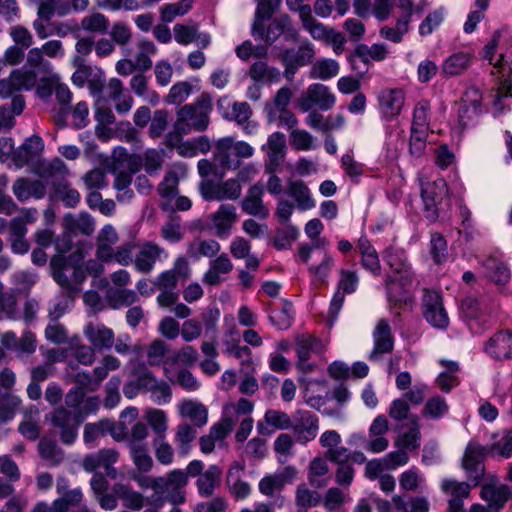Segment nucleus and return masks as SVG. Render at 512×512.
<instances>
[{
	"mask_svg": "<svg viewBox=\"0 0 512 512\" xmlns=\"http://www.w3.org/2000/svg\"><path fill=\"white\" fill-rule=\"evenodd\" d=\"M54 194L65 206L75 207L81 199L80 193L71 187L67 181H62L54 186Z\"/></svg>",
	"mask_w": 512,
	"mask_h": 512,
	"instance_id": "obj_64",
	"label": "nucleus"
},
{
	"mask_svg": "<svg viewBox=\"0 0 512 512\" xmlns=\"http://www.w3.org/2000/svg\"><path fill=\"white\" fill-rule=\"evenodd\" d=\"M292 430L296 442L306 445L314 440L319 430L318 417L308 410H297L292 416Z\"/></svg>",
	"mask_w": 512,
	"mask_h": 512,
	"instance_id": "obj_8",
	"label": "nucleus"
},
{
	"mask_svg": "<svg viewBox=\"0 0 512 512\" xmlns=\"http://www.w3.org/2000/svg\"><path fill=\"white\" fill-rule=\"evenodd\" d=\"M231 137H225L217 141L214 151V162L223 170H227L236 165L231 149Z\"/></svg>",
	"mask_w": 512,
	"mask_h": 512,
	"instance_id": "obj_52",
	"label": "nucleus"
},
{
	"mask_svg": "<svg viewBox=\"0 0 512 512\" xmlns=\"http://www.w3.org/2000/svg\"><path fill=\"white\" fill-rule=\"evenodd\" d=\"M56 492L59 497L53 501L54 512H69L71 508L78 507L84 499L81 488H69V480L59 476L56 482Z\"/></svg>",
	"mask_w": 512,
	"mask_h": 512,
	"instance_id": "obj_9",
	"label": "nucleus"
},
{
	"mask_svg": "<svg viewBox=\"0 0 512 512\" xmlns=\"http://www.w3.org/2000/svg\"><path fill=\"white\" fill-rule=\"evenodd\" d=\"M168 345L161 339L153 340L146 349V358L149 366L163 365L164 374L168 376L170 358L165 360Z\"/></svg>",
	"mask_w": 512,
	"mask_h": 512,
	"instance_id": "obj_43",
	"label": "nucleus"
},
{
	"mask_svg": "<svg viewBox=\"0 0 512 512\" xmlns=\"http://www.w3.org/2000/svg\"><path fill=\"white\" fill-rule=\"evenodd\" d=\"M119 241V235L116 229L108 224L105 225L96 238V256L102 262H109L113 259V249L114 245H116Z\"/></svg>",
	"mask_w": 512,
	"mask_h": 512,
	"instance_id": "obj_33",
	"label": "nucleus"
},
{
	"mask_svg": "<svg viewBox=\"0 0 512 512\" xmlns=\"http://www.w3.org/2000/svg\"><path fill=\"white\" fill-rule=\"evenodd\" d=\"M156 460L162 465H171L174 461V449L164 437H154L152 442Z\"/></svg>",
	"mask_w": 512,
	"mask_h": 512,
	"instance_id": "obj_62",
	"label": "nucleus"
},
{
	"mask_svg": "<svg viewBox=\"0 0 512 512\" xmlns=\"http://www.w3.org/2000/svg\"><path fill=\"white\" fill-rule=\"evenodd\" d=\"M292 417L286 412L278 409H268L262 420L257 422V431L262 436H271L278 430L291 429Z\"/></svg>",
	"mask_w": 512,
	"mask_h": 512,
	"instance_id": "obj_18",
	"label": "nucleus"
},
{
	"mask_svg": "<svg viewBox=\"0 0 512 512\" xmlns=\"http://www.w3.org/2000/svg\"><path fill=\"white\" fill-rule=\"evenodd\" d=\"M358 249L361 255L362 266L374 275H379L381 265L378 254L366 237L362 236L359 238Z\"/></svg>",
	"mask_w": 512,
	"mask_h": 512,
	"instance_id": "obj_44",
	"label": "nucleus"
},
{
	"mask_svg": "<svg viewBox=\"0 0 512 512\" xmlns=\"http://www.w3.org/2000/svg\"><path fill=\"white\" fill-rule=\"evenodd\" d=\"M419 181L425 216L434 221L439 217L441 211L449 206L447 183L443 178L429 182L420 177Z\"/></svg>",
	"mask_w": 512,
	"mask_h": 512,
	"instance_id": "obj_3",
	"label": "nucleus"
},
{
	"mask_svg": "<svg viewBox=\"0 0 512 512\" xmlns=\"http://www.w3.org/2000/svg\"><path fill=\"white\" fill-rule=\"evenodd\" d=\"M489 457L484 445L477 441H470L461 460V466L466 473L468 481L477 486L485 474L484 459Z\"/></svg>",
	"mask_w": 512,
	"mask_h": 512,
	"instance_id": "obj_5",
	"label": "nucleus"
},
{
	"mask_svg": "<svg viewBox=\"0 0 512 512\" xmlns=\"http://www.w3.org/2000/svg\"><path fill=\"white\" fill-rule=\"evenodd\" d=\"M181 418L189 420L194 427H204L208 422L207 407L194 399H183L177 405Z\"/></svg>",
	"mask_w": 512,
	"mask_h": 512,
	"instance_id": "obj_27",
	"label": "nucleus"
},
{
	"mask_svg": "<svg viewBox=\"0 0 512 512\" xmlns=\"http://www.w3.org/2000/svg\"><path fill=\"white\" fill-rule=\"evenodd\" d=\"M145 419L153 430L155 437L166 436L168 431V416L164 410L147 408L145 410Z\"/></svg>",
	"mask_w": 512,
	"mask_h": 512,
	"instance_id": "obj_53",
	"label": "nucleus"
},
{
	"mask_svg": "<svg viewBox=\"0 0 512 512\" xmlns=\"http://www.w3.org/2000/svg\"><path fill=\"white\" fill-rule=\"evenodd\" d=\"M288 193L296 202L298 209L306 211L315 207L310 189L302 180L289 181Z\"/></svg>",
	"mask_w": 512,
	"mask_h": 512,
	"instance_id": "obj_39",
	"label": "nucleus"
},
{
	"mask_svg": "<svg viewBox=\"0 0 512 512\" xmlns=\"http://www.w3.org/2000/svg\"><path fill=\"white\" fill-rule=\"evenodd\" d=\"M388 54V49L385 44H373L368 46L366 44H358L351 55V61L357 58L359 61L368 64L371 61L380 62L383 61Z\"/></svg>",
	"mask_w": 512,
	"mask_h": 512,
	"instance_id": "obj_41",
	"label": "nucleus"
},
{
	"mask_svg": "<svg viewBox=\"0 0 512 512\" xmlns=\"http://www.w3.org/2000/svg\"><path fill=\"white\" fill-rule=\"evenodd\" d=\"M224 353L239 361L241 374H253L255 372V362L250 347L240 345L238 342H228L225 345Z\"/></svg>",
	"mask_w": 512,
	"mask_h": 512,
	"instance_id": "obj_35",
	"label": "nucleus"
},
{
	"mask_svg": "<svg viewBox=\"0 0 512 512\" xmlns=\"http://www.w3.org/2000/svg\"><path fill=\"white\" fill-rule=\"evenodd\" d=\"M209 218L215 230V234L220 238H225L229 236L237 220L236 207L231 204H222Z\"/></svg>",
	"mask_w": 512,
	"mask_h": 512,
	"instance_id": "obj_23",
	"label": "nucleus"
},
{
	"mask_svg": "<svg viewBox=\"0 0 512 512\" xmlns=\"http://www.w3.org/2000/svg\"><path fill=\"white\" fill-rule=\"evenodd\" d=\"M60 259L52 258L51 259V267L53 270V278L54 280L67 292L72 293L78 291V286L83 280V275L79 273L76 274V277L72 274L73 279H70L66 274V271L70 268L64 262L59 263Z\"/></svg>",
	"mask_w": 512,
	"mask_h": 512,
	"instance_id": "obj_36",
	"label": "nucleus"
},
{
	"mask_svg": "<svg viewBox=\"0 0 512 512\" xmlns=\"http://www.w3.org/2000/svg\"><path fill=\"white\" fill-rule=\"evenodd\" d=\"M484 351L495 360H511L512 330H502L493 334L485 342Z\"/></svg>",
	"mask_w": 512,
	"mask_h": 512,
	"instance_id": "obj_17",
	"label": "nucleus"
},
{
	"mask_svg": "<svg viewBox=\"0 0 512 512\" xmlns=\"http://www.w3.org/2000/svg\"><path fill=\"white\" fill-rule=\"evenodd\" d=\"M113 491L123 502V505L129 509L139 511L144 505V497L139 492L133 490L129 485L117 483Z\"/></svg>",
	"mask_w": 512,
	"mask_h": 512,
	"instance_id": "obj_48",
	"label": "nucleus"
},
{
	"mask_svg": "<svg viewBox=\"0 0 512 512\" xmlns=\"http://www.w3.org/2000/svg\"><path fill=\"white\" fill-rule=\"evenodd\" d=\"M425 477L421 470L412 466L399 476V486L405 492H416L425 486Z\"/></svg>",
	"mask_w": 512,
	"mask_h": 512,
	"instance_id": "obj_47",
	"label": "nucleus"
},
{
	"mask_svg": "<svg viewBox=\"0 0 512 512\" xmlns=\"http://www.w3.org/2000/svg\"><path fill=\"white\" fill-rule=\"evenodd\" d=\"M15 197L20 202H26L31 198L42 199L46 195V186L40 180L18 178L12 186Z\"/></svg>",
	"mask_w": 512,
	"mask_h": 512,
	"instance_id": "obj_30",
	"label": "nucleus"
},
{
	"mask_svg": "<svg viewBox=\"0 0 512 512\" xmlns=\"http://www.w3.org/2000/svg\"><path fill=\"white\" fill-rule=\"evenodd\" d=\"M329 473L327 458L317 456L313 458L307 470L309 484L315 488H322L327 485L326 476Z\"/></svg>",
	"mask_w": 512,
	"mask_h": 512,
	"instance_id": "obj_42",
	"label": "nucleus"
},
{
	"mask_svg": "<svg viewBox=\"0 0 512 512\" xmlns=\"http://www.w3.org/2000/svg\"><path fill=\"white\" fill-rule=\"evenodd\" d=\"M232 270L233 263L227 254H221L210 262L209 268L203 275L202 281L208 286H218Z\"/></svg>",
	"mask_w": 512,
	"mask_h": 512,
	"instance_id": "obj_32",
	"label": "nucleus"
},
{
	"mask_svg": "<svg viewBox=\"0 0 512 512\" xmlns=\"http://www.w3.org/2000/svg\"><path fill=\"white\" fill-rule=\"evenodd\" d=\"M411 21V12L406 13L398 18L394 27L383 26L379 34L383 39L389 40L393 43H400L404 35L409 31V24Z\"/></svg>",
	"mask_w": 512,
	"mask_h": 512,
	"instance_id": "obj_49",
	"label": "nucleus"
},
{
	"mask_svg": "<svg viewBox=\"0 0 512 512\" xmlns=\"http://www.w3.org/2000/svg\"><path fill=\"white\" fill-rule=\"evenodd\" d=\"M290 144L298 151H308L317 147L314 136L303 129H293L290 132Z\"/></svg>",
	"mask_w": 512,
	"mask_h": 512,
	"instance_id": "obj_63",
	"label": "nucleus"
},
{
	"mask_svg": "<svg viewBox=\"0 0 512 512\" xmlns=\"http://www.w3.org/2000/svg\"><path fill=\"white\" fill-rule=\"evenodd\" d=\"M262 150L266 152L272 165H279L286 154L285 135L281 132L272 133L268 137L267 143L262 146Z\"/></svg>",
	"mask_w": 512,
	"mask_h": 512,
	"instance_id": "obj_40",
	"label": "nucleus"
},
{
	"mask_svg": "<svg viewBox=\"0 0 512 512\" xmlns=\"http://www.w3.org/2000/svg\"><path fill=\"white\" fill-rule=\"evenodd\" d=\"M335 95L323 84L310 85L298 100V107L303 112L310 111L313 107L327 111L334 107Z\"/></svg>",
	"mask_w": 512,
	"mask_h": 512,
	"instance_id": "obj_7",
	"label": "nucleus"
},
{
	"mask_svg": "<svg viewBox=\"0 0 512 512\" xmlns=\"http://www.w3.org/2000/svg\"><path fill=\"white\" fill-rule=\"evenodd\" d=\"M162 255H166L164 248L153 242H146L134 259V266L140 273H150Z\"/></svg>",
	"mask_w": 512,
	"mask_h": 512,
	"instance_id": "obj_28",
	"label": "nucleus"
},
{
	"mask_svg": "<svg viewBox=\"0 0 512 512\" xmlns=\"http://www.w3.org/2000/svg\"><path fill=\"white\" fill-rule=\"evenodd\" d=\"M221 249L220 244L214 239L195 238L187 244V256L191 259L201 257H214Z\"/></svg>",
	"mask_w": 512,
	"mask_h": 512,
	"instance_id": "obj_37",
	"label": "nucleus"
},
{
	"mask_svg": "<svg viewBox=\"0 0 512 512\" xmlns=\"http://www.w3.org/2000/svg\"><path fill=\"white\" fill-rule=\"evenodd\" d=\"M264 195V187L261 183L252 185L241 202L242 211L248 215L257 216L265 219L269 216V210L264 205L262 197Z\"/></svg>",
	"mask_w": 512,
	"mask_h": 512,
	"instance_id": "obj_26",
	"label": "nucleus"
},
{
	"mask_svg": "<svg viewBox=\"0 0 512 512\" xmlns=\"http://www.w3.org/2000/svg\"><path fill=\"white\" fill-rule=\"evenodd\" d=\"M422 313L426 321L435 328L446 329L449 325L448 313L442 295L434 290H424Z\"/></svg>",
	"mask_w": 512,
	"mask_h": 512,
	"instance_id": "obj_6",
	"label": "nucleus"
},
{
	"mask_svg": "<svg viewBox=\"0 0 512 512\" xmlns=\"http://www.w3.org/2000/svg\"><path fill=\"white\" fill-rule=\"evenodd\" d=\"M295 439L289 433H280L273 442L276 459L283 464L294 455Z\"/></svg>",
	"mask_w": 512,
	"mask_h": 512,
	"instance_id": "obj_55",
	"label": "nucleus"
},
{
	"mask_svg": "<svg viewBox=\"0 0 512 512\" xmlns=\"http://www.w3.org/2000/svg\"><path fill=\"white\" fill-rule=\"evenodd\" d=\"M448 410L449 406L444 398L433 396L426 401L421 414L424 418L440 419L448 413Z\"/></svg>",
	"mask_w": 512,
	"mask_h": 512,
	"instance_id": "obj_61",
	"label": "nucleus"
},
{
	"mask_svg": "<svg viewBox=\"0 0 512 512\" xmlns=\"http://www.w3.org/2000/svg\"><path fill=\"white\" fill-rule=\"evenodd\" d=\"M359 276L356 271L341 269L339 271V280L337 290L330 303V311L333 315H337L343 306L345 295L352 294L357 290Z\"/></svg>",
	"mask_w": 512,
	"mask_h": 512,
	"instance_id": "obj_13",
	"label": "nucleus"
},
{
	"mask_svg": "<svg viewBox=\"0 0 512 512\" xmlns=\"http://www.w3.org/2000/svg\"><path fill=\"white\" fill-rule=\"evenodd\" d=\"M191 269L184 256H178L169 270L161 272L156 280L155 286L158 290H174L180 279L186 280L190 277Z\"/></svg>",
	"mask_w": 512,
	"mask_h": 512,
	"instance_id": "obj_11",
	"label": "nucleus"
},
{
	"mask_svg": "<svg viewBox=\"0 0 512 512\" xmlns=\"http://www.w3.org/2000/svg\"><path fill=\"white\" fill-rule=\"evenodd\" d=\"M314 50L309 44L300 46L297 52L285 50L278 54V60L286 64H306L312 61Z\"/></svg>",
	"mask_w": 512,
	"mask_h": 512,
	"instance_id": "obj_59",
	"label": "nucleus"
},
{
	"mask_svg": "<svg viewBox=\"0 0 512 512\" xmlns=\"http://www.w3.org/2000/svg\"><path fill=\"white\" fill-rule=\"evenodd\" d=\"M212 103L209 98L202 96L194 104L181 107L177 111L174 130L177 134H188L192 130L204 131L209 124V114Z\"/></svg>",
	"mask_w": 512,
	"mask_h": 512,
	"instance_id": "obj_2",
	"label": "nucleus"
},
{
	"mask_svg": "<svg viewBox=\"0 0 512 512\" xmlns=\"http://www.w3.org/2000/svg\"><path fill=\"white\" fill-rule=\"evenodd\" d=\"M293 318V306L287 302H284L280 307L274 308L269 315L270 322L279 330L288 329L292 325Z\"/></svg>",
	"mask_w": 512,
	"mask_h": 512,
	"instance_id": "obj_56",
	"label": "nucleus"
},
{
	"mask_svg": "<svg viewBox=\"0 0 512 512\" xmlns=\"http://www.w3.org/2000/svg\"><path fill=\"white\" fill-rule=\"evenodd\" d=\"M120 453L113 448H103L95 453H90L84 456L81 466L89 473L95 472L98 469H108L118 462Z\"/></svg>",
	"mask_w": 512,
	"mask_h": 512,
	"instance_id": "obj_24",
	"label": "nucleus"
},
{
	"mask_svg": "<svg viewBox=\"0 0 512 512\" xmlns=\"http://www.w3.org/2000/svg\"><path fill=\"white\" fill-rule=\"evenodd\" d=\"M297 476V468L293 465H287L279 472L266 474L262 477L258 482V491L268 499L275 498L278 506L281 507L285 501L281 492L286 485L293 483Z\"/></svg>",
	"mask_w": 512,
	"mask_h": 512,
	"instance_id": "obj_4",
	"label": "nucleus"
},
{
	"mask_svg": "<svg viewBox=\"0 0 512 512\" xmlns=\"http://www.w3.org/2000/svg\"><path fill=\"white\" fill-rule=\"evenodd\" d=\"M324 344L310 334H302L296 338V353L298 356V368L305 374L310 373L314 366L309 362L312 354H320L324 351Z\"/></svg>",
	"mask_w": 512,
	"mask_h": 512,
	"instance_id": "obj_10",
	"label": "nucleus"
},
{
	"mask_svg": "<svg viewBox=\"0 0 512 512\" xmlns=\"http://www.w3.org/2000/svg\"><path fill=\"white\" fill-rule=\"evenodd\" d=\"M254 409V403L246 398H240L237 402H230L223 407V415L226 419L233 420V425L240 416L249 415Z\"/></svg>",
	"mask_w": 512,
	"mask_h": 512,
	"instance_id": "obj_60",
	"label": "nucleus"
},
{
	"mask_svg": "<svg viewBox=\"0 0 512 512\" xmlns=\"http://www.w3.org/2000/svg\"><path fill=\"white\" fill-rule=\"evenodd\" d=\"M222 469L212 464L196 479L195 486L197 493L202 498H210L221 487Z\"/></svg>",
	"mask_w": 512,
	"mask_h": 512,
	"instance_id": "obj_25",
	"label": "nucleus"
},
{
	"mask_svg": "<svg viewBox=\"0 0 512 512\" xmlns=\"http://www.w3.org/2000/svg\"><path fill=\"white\" fill-rule=\"evenodd\" d=\"M196 428L197 427H194L193 425L186 422L180 423L177 426L174 440L182 454H187L190 450L191 443L197 436Z\"/></svg>",
	"mask_w": 512,
	"mask_h": 512,
	"instance_id": "obj_58",
	"label": "nucleus"
},
{
	"mask_svg": "<svg viewBox=\"0 0 512 512\" xmlns=\"http://www.w3.org/2000/svg\"><path fill=\"white\" fill-rule=\"evenodd\" d=\"M105 297L112 309L129 306L138 300L137 293L126 288H109Z\"/></svg>",
	"mask_w": 512,
	"mask_h": 512,
	"instance_id": "obj_50",
	"label": "nucleus"
},
{
	"mask_svg": "<svg viewBox=\"0 0 512 512\" xmlns=\"http://www.w3.org/2000/svg\"><path fill=\"white\" fill-rule=\"evenodd\" d=\"M50 420L54 427L60 429V439L66 444H72L77 438L78 422L74 419L71 412L60 407L50 414Z\"/></svg>",
	"mask_w": 512,
	"mask_h": 512,
	"instance_id": "obj_19",
	"label": "nucleus"
},
{
	"mask_svg": "<svg viewBox=\"0 0 512 512\" xmlns=\"http://www.w3.org/2000/svg\"><path fill=\"white\" fill-rule=\"evenodd\" d=\"M136 469L140 472H149L153 467V459L149 454L146 443H133L128 446Z\"/></svg>",
	"mask_w": 512,
	"mask_h": 512,
	"instance_id": "obj_51",
	"label": "nucleus"
},
{
	"mask_svg": "<svg viewBox=\"0 0 512 512\" xmlns=\"http://www.w3.org/2000/svg\"><path fill=\"white\" fill-rule=\"evenodd\" d=\"M19 432L29 440H36L39 437V411L36 407H31L25 413V418L19 425Z\"/></svg>",
	"mask_w": 512,
	"mask_h": 512,
	"instance_id": "obj_57",
	"label": "nucleus"
},
{
	"mask_svg": "<svg viewBox=\"0 0 512 512\" xmlns=\"http://www.w3.org/2000/svg\"><path fill=\"white\" fill-rule=\"evenodd\" d=\"M372 336L374 347L369 354V359L378 361L384 354L390 353L394 348V337L389 322L386 319H380Z\"/></svg>",
	"mask_w": 512,
	"mask_h": 512,
	"instance_id": "obj_12",
	"label": "nucleus"
},
{
	"mask_svg": "<svg viewBox=\"0 0 512 512\" xmlns=\"http://www.w3.org/2000/svg\"><path fill=\"white\" fill-rule=\"evenodd\" d=\"M38 449L41 458L51 466H57L64 460V451L53 440L41 439Z\"/></svg>",
	"mask_w": 512,
	"mask_h": 512,
	"instance_id": "obj_54",
	"label": "nucleus"
},
{
	"mask_svg": "<svg viewBox=\"0 0 512 512\" xmlns=\"http://www.w3.org/2000/svg\"><path fill=\"white\" fill-rule=\"evenodd\" d=\"M491 439V443L484 446L489 457L502 460H508L512 457V429L494 433Z\"/></svg>",
	"mask_w": 512,
	"mask_h": 512,
	"instance_id": "obj_31",
	"label": "nucleus"
},
{
	"mask_svg": "<svg viewBox=\"0 0 512 512\" xmlns=\"http://www.w3.org/2000/svg\"><path fill=\"white\" fill-rule=\"evenodd\" d=\"M186 176L187 167L184 164L175 165L165 173L157 186V192L164 202H171L178 195L179 182Z\"/></svg>",
	"mask_w": 512,
	"mask_h": 512,
	"instance_id": "obj_22",
	"label": "nucleus"
},
{
	"mask_svg": "<svg viewBox=\"0 0 512 512\" xmlns=\"http://www.w3.org/2000/svg\"><path fill=\"white\" fill-rule=\"evenodd\" d=\"M245 465L241 462H233L226 474V485L229 493L236 500H244L251 493L250 484L243 479Z\"/></svg>",
	"mask_w": 512,
	"mask_h": 512,
	"instance_id": "obj_20",
	"label": "nucleus"
},
{
	"mask_svg": "<svg viewBox=\"0 0 512 512\" xmlns=\"http://www.w3.org/2000/svg\"><path fill=\"white\" fill-rule=\"evenodd\" d=\"M84 336L97 351L109 350L115 342L113 330L103 323H88L84 328Z\"/></svg>",
	"mask_w": 512,
	"mask_h": 512,
	"instance_id": "obj_21",
	"label": "nucleus"
},
{
	"mask_svg": "<svg viewBox=\"0 0 512 512\" xmlns=\"http://www.w3.org/2000/svg\"><path fill=\"white\" fill-rule=\"evenodd\" d=\"M510 496V490L506 485H485L481 490V497L488 503V507L498 512L507 502Z\"/></svg>",
	"mask_w": 512,
	"mask_h": 512,
	"instance_id": "obj_38",
	"label": "nucleus"
},
{
	"mask_svg": "<svg viewBox=\"0 0 512 512\" xmlns=\"http://www.w3.org/2000/svg\"><path fill=\"white\" fill-rule=\"evenodd\" d=\"M73 83L77 86L88 85L91 93L102 91L104 86V74L99 66H78L72 76Z\"/></svg>",
	"mask_w": 512,
	"mask_h": 512,
	"instance_id": "obj_29",
	"label": "nucleus"
},
{
	"mask_svg": "<svg viewBox=\"0 0 512 512\" xmlns=\"http://www.w3.org/2000/svg\"><path fill=\"white\" fill-rule=\"evenodd\" d=\"M483 268L485 276L498 285H504L510 279L508 267L498 258L489 257L483 262Z\"/></svg>",
	"mask_w": 512,
	"mask_h": 512,
	"instance_id": "obj_45",
	"label": "nucleus"
},
{
	"mask_svg": "<svg viewBox=\"0 0 512 512\" xmlns=\"http://www.w3.org/2000/svg\"><path fill=\"white\" fill-rule=\"evenodd\" d=\"M407 430L399 433L395 439V445L404 450H416L421 444V425L417 415H411Z\"/></svg>",
	"mask_w": 512,
	"mask_h": 512,
	"instance_id": "obj_34",
	"label": "nucleus"
},
{
	"mask_svg": "<svg viewBox=\"0 0 512 512\" xmlns=\"http://www.w3.org/2000/svg\"><path fill=\"white\" fill-rule=\"evenodd\" d=\"M481 92L476 87H470L461 99L458 111L459 124L465 128L472 124L481 112Z\"/></svg>",
	"mask_w": 512,
	"mask_h": 512,
	"instance_id": "obj_16",
	"label": "nucleus"
},
{
	"mask_svg": "<svg viewBox=\"0 0 512 512\" xmlns=\"http://www.w3.org/2000/svg\"><path fill=\"white\" fill-rule=\"evenodd\" d=\"M379 108L386 120L398 117L405 104V91L401 88L383 89L378 96Z\"/></svg>",
	"mask_w": 512,
	"mask_h": 512,
	"instance_id": "obj_14",
	"label": "nucleus"
},
{
	"mask_svg": "<svg viewBox=\"0 0 512 512\" xmlns=\"http://www.w3.org/2000/svg\"><path fill=\"white\" fill-rule=\"evenodd\" d=\"M55 83L56 75L50 74L45 66H21L0 81V95L9 97L16 91L36 88L37 95L45 98L52 94Z\"/></svg>",
	"mask_w": 512,
	"mask_h": 512,
	"instance_id": "obj_1",
	"label": "nucleus"
},
{
	"mask_svg": "<svg viewBox=\"0 0 512 512\" xmlns=\"http://www.w3.org/2000/svg\"><path fill=\"white\" fill-rule=\"evenodd\" d=\"M473 484L469 482H460L452 478H445L441 481L442 492L449 497V500H455L463 503L468 498Z\"/></svg>",
	"mask_w": 512,
	"mask_h": 512,
	"instance_id": "obj_46",
	"label": "nucleus"
},
{
	"mask_svg": "<svg viewBox=\"0 0 512 512\" xmlns=\"http://www.w3.org/2000/svg\"><path fill=\"white\" fill-rule=\"evenodd\" d=\"M280 35H284L285 39L295 40L297 38L298 32L287 15L274 19L266 31L263 28V24H261L259 32L255 37L264 40L267 45H270Z\"/></svg>",
	"mask_w": 512,
	"mask_h": 512,
	"instance_id": "obj_15",
	"label": "nucleus"
}]
</instances>
